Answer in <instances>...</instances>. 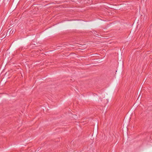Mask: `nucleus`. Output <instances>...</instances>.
Here are the masks:
<instances>
[{"mask_svg": "<svg viewBox=\"0 0 152 152\" xmlns=\"http://www.w3.org/2000/svg\"><path fill=\"white\" fill-rule=\"evenodd\" d=\"M14 30L13 29H12L10 31V34H12V33H13V32H14Z\"/></svg>", "mask_w": 152, "mask_h": 152, "instance_id": "nucleus-3", "label": "nucleus"}, {"mask_svg": "<svg viewBox=\"0 0 152 152\" xmlns=\"http://www.w3.org/2000/svg\"><path fill=\"white\" fill-rule=\"evenodd\" d=\"M100 139L102 140V141H101L104 142V140L105 139V135L104 134H102Z\"/></svg>", "mask_w": 152, "mask_h": 152, "instance_id": "nucleus-1", "label": "nucleus"}, {"mask_svg": "<svg viewBox=\"0 0 152 152\" xmlns=\"http://www.w3.org/2000/svg\"><path fill=\"white\" fill-rule=\"evenodd\" d=\"M93 33L95 34V35H98V36H99L100 35V34H99V33H98L96 31H93Z\"/></svg>", "mask_w": 152, "mask_h": 152, "instance_id": "nucleus-2", "label": "nucleus"}]
</instances>
